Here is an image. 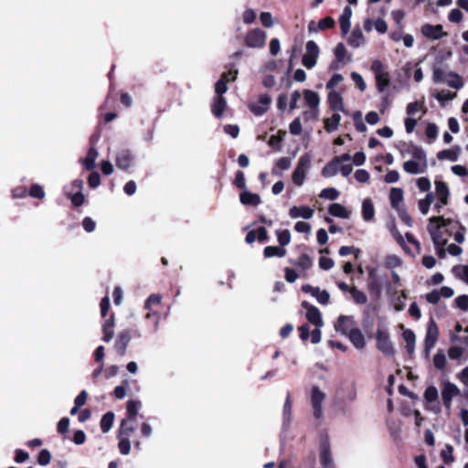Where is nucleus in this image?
<instances>
[{
    "label": "nucleus",
    "instance_id": "obj_1",
    "mask_svg": "<svg viewBox=\"0 0 468 468\" xmlns=\"http://www.w3.org/2000/svg\"><path fill=\"white\" fill-rule=\"evenodd\" d=\"M312 158L310 154L305 153L299 158L296 168L294 169L292 179L294 185L303 186L306 174L311 167Z\"/></svg>",
    "mask_w": 468,
    "mask_h": 468
},
{
    "label": "nucleus",
    "instance_id": "obj_2",
    "mask_svg": "<svg viewBox=\"0 0 468 468\" xmlns=\"http://www.w3.org/2000/svg\"><path fill=\"white\" fill-rule=\"evenodd\" d=\"M371 69L376 77V83L378 91H384L390 84V78L388 72L384 70L383 63L376 59L372 62Z\"/></svg>",
    "mask_w": 468,
    "mask_h": 468
},
{
    "label": "nucleus",
    "instance_id": "obj_3",
    "mask_svg": "<svg viewBox=\"0 0 468 468\" xmlns=\"http://www.w3.org/2000/svg\"><path fill=\"white\" fill-rule=\"evenodd\" d=\"M377 348L385 356H392L395 349L389 338V333L387 329L378 328L376 334Z\"/></svg>",
    "mask_w": 468,
    "mask_h": 468
},
{
    "label": "nucleus",
    "instance_id": "obj_4",
    "mask_svg": "<svg viewBox=\"0 0 468 468\" xmlns=\"http://www.w3.org/2000/svg\"><path fill=\"white\" fill-rule=\"evenodd\" d=\"M439 338V327L437 323L431 318L428 324L427 332L424 339L425 356H430L431 350L435 346Z\"/></svg>",
    "mask_w": 468,
    "mask_h": 468
},
{
    "label": "nucleus",
    "instance_id": "obj_5",
    "mask_svg": "<svg viewBox=\"0 0 468 468\" xmlns=\"http://www.w3.org/2000/svg\"><path fill=\"white\" fill-rule=\"evenodd\" d=\"M305 54L303 56L302 63L307 69H313L317 62L320 54L318 45L314 40H309L305 45Z\"/></svg>",
    "mask_w": 468,
    "mask_h": 468
},
{
    "label": "nucleus",
    "instance_id": "obj_6",
    "mask_svg": "<svg viewBox=\"0 0 468 468\" xmlns=\"http://www.w3.org/2000/svg\"><path fill=\"white\" fill-rule=\"evenodd\" d=\"M325 399V394L319 388L318 386H313L311 390L310 401L313 408L314 417L319 420L323 416L322 404Z\"/></svg>",
    "mask_w": 468,
    "mask_h": 468
},
{
    "label": "nucleus",
    "instance_id": "obj_7",
    "mask_svg": "<svg viewBox=\"0 0 468 468\" xmlns=\"http://www.w3.org/2000/svg\"><path fill=\"white\" fill-rule=\"evenodd\" d=\"M319 459L320 463L324 468H335L332 452L330 447V442L327 438L322 439L319 444Z\"/></svg>",
    "mask_w": 468,
    "mask_h": 468
},
{
    "label": "nucleus",
    "instance_id": "obj_8",
    "mask_svg": "<svg viewBox=\"0 0 468 468\" xmlns=\"http://www.w3.org/2000/svg\"><path fill=\"white\" fill-rule=\"evenodd\" d=\"M265 41L266 33L260 28L250 30L245 37V45L249 48H262L265 45Z\"/></svg>",
    "mask_w": 468,
    "mask_h": 468
},
{
    "label": "nucleus",
    "instance_id": "obj_9",
    "mask_svg": "<svg viewBox=\"0 0 468 468\" xmlns=\"http://www.w3.org/2000/svg\"><path fill=\"white\" fill-rule=\"evenodd\" d=\"M400 144L404 147V149H400L401 152L406 151L414 159L419 161L421 166L428 167L426 153L424 152L422 147L415 144L412 142L409 144L405 142H400Z\"/></svg>",
    "mask_w": 468,
    "mask_h": 468
},
{
    "label": "nucleus",
    "instance_id": "obj_10",
    "mask_svg": "<svg viewBox=\"0 0 468 468\" xmlns=\"http://www.w3.org/2000/svg\"><path fill=\"white\" fill-rule=\"evenodd\" d=\"M132 339V333L129 329L122 330L115 340L114 348L120 356H123L126 353V348Z\"/></svg>",
    "mask_w": 468,
    "mask_h": 468
},
{
    "label": "nucleus",
    "instance_id": "obj_11",
    "mask_svg": "<svg viewBox=\"0 0 468 468\" xmlns=\"http://www.w3.org/2000/svg\"><path fill=\"white\" fill-rule=\"evenodd\" d=\"M302 306L306 309V319L309 323L320 327L323 325V319L319 309L308 302H303Z\"/></svg>",
    "mask_w": 468,
    "mask_h": 468
},
{
    "label": "nucleus",
    "instance_id": "obj_12",
    "mask_svg": "<svg viewBox=\"0 0 468 468\" xmlns=\"http://www.w3.org/2000/svg\"><path fill=\"white\" fill-rule=\"evenodd\" d=\"M460 394V389L456 385L447 382L441 390L442 403L446 409H450L452 406V398Z\"/></svg>",
    "mask_w": 468,
    "mask_h": 468
},
{
    "label": "nucleus",
    "instance_id": "obj_13",
    "mask_svg": "<svg viewBox=\"0 0 468 468\" xmlns=\"http://www.w3.org/2000/svg\"><path fill=\"white\" fill-rule=\"evenodd\" d=\"M420 31L425 37L432 40L441 39L446 35L441 25L424 24Z\"/></svg>",
    "mask_w": 468,
    "mask_h": 468
},
{
    "label": "nucleus",
    "instance_id": "obj_14",
    "mask_svg": "<svg viewBox=\"0 0 468 468\" xmlns=\"http://www.w3.org/2000/svg\"><path fill=\"white\" fill-rule=\"evenodd\" d=\"M133 162V155L128 149L121 150L117 153L115 163L116 166L123 171L128 170Z\"/></svg>",
    "mask_w": 468,
    "mask_h": 468
},
{
    "label": "nucleus",
    "instance_id": "obj_15",
    "mask_svg": "<svg viewBox=\"0 0 468 468\" xmlns=\"http://www.w3.org/2000/svg\"><path fill=\"white\" fill-rule=\"evenodd\" d=\"M428 232L431 235V240L435 248L444 247L447 240L443 238L440 225L429 224L427 227Z\"/></svg>",
    "mask_w": 468,
    "mask_h": 468
},
{
    "label": "nucleus",
    "instance_id": "obj_16",
    "mask_svg": "<svg viewBox=\"0 0 468 468\" xmlns=\"http://www.w3.org/2000/svg\"><path fill=\"white\" fill-rule=\"evenodd\" d=\"M367 290L370 295L376 299L379 298L381 295V284L376 276L374 269L368 271Z\"/></svg>",
    "mask_w": 468,
    "mask_h": 468
},
{
    "label": "nucleus",
    "instance_id": "obj_17",
    "mask_svg": "<svg viewBox=\"0 0 468 468\" xmlns=\"http://www.w3.org/2000/svg\"><path fill=\"white\" fill-rule=\"evenodd\" d=\"M355 321L353 317L346 315H340L337 319V322L335 325V328L337 332H340L342 335H346L348 332H350L354 327Z\"/></svg>",
    "mask_w": 468,
    "mask_h": 468
},
{
    "label": "nucleus",
    "instance_id": "obj_18",
    "mask_svg": "<svg viewBox=\"0 0 468 468\" xmlns=\"http://www.w3.org/2000/svg\"><path fill=\"white\" fill-rule=\"evenodd\" d=\"M314 213V209L307 206H293L289 210V216L292 218H303L309 219L313 217Z\"/></svg>",
    "mask_w": 468,
    "mask_h": 468
},
{
    "label": "nucleus",
    "instance_id": "obj_19",
    "mask_svg": "<svg viewBox=\"0 0 468 468\" xmlns=\"http://www.w3.org/2000/svg\"><path fill=\"white\" fill-rule=\"evenodd\" d=\"M348 339L356 349H364L366 346L365 336L359 328H353L347 335Z\"/></svg>",
    "mask_w": 468,
    "mask_h": 468
},
{
    "label": "nucleus",
    "instance_id": "obj_20",
    "mask_svg": "<svg viewBox=\"0 0 468 468\" xmlns=\"http://www.w3.org/2000/svg\"><path fill=\"white\" fill-rule=\"evenodd\" d=\"M114 324H115V315L114 314H111L109 318H107L102 324V340L104 342H110L114 335Z\"/></svg>",
    "mask_w": 468,
    "mask_h": 468
},
{
    "label": "nucleus",
    "instance_id": "obj_21",
    "mask_svg": "<svg viewBox=\"0 0 468 468\" xmlns=\"http://www.w3.org/2000/svg\"><path fill=\"white\" fill-rule=\"evenodd\" d=\"M329 107L334 112H345L343 97L337 91L332 90L328 93Z\"/></svg>",
    "mask_w": 468,
    "mask_h": 468
},
{
    "label": "nucleus",
    "instance_id": "obj_22",
    "mask_svg": "<svg viewBox=\"0 0 468 468\" xmlns=\"http://www.w3.org/2000/svg\"><path fill=\"white\" fill-rule=\"evenodd\" d=\"M239 201L245 206L257 207L261 204V199L260 195L244 190L239 194Z\"/></svg>",
    "mask_w": 468,
    "mask_h": 468
},
{
    "label": "nucleus",
    "instance_id": "obj_23",
    "mask_svg": "<svg viewBox=\"0 0 468 468\" xmlns=\"http://www.w3.org/2000/svg\"><path fill=\"white\" fill-rule=\"evenodd\" d=\"M435 190L438 200L442 205H447L450 196V191L447 184L443 181H435Z\"/></svg>",
    "mask_w": 468,
    "mask_h": 468
},
{
    "label": "nucleus",
    "instance_id": "obj_24",
    "mask_svg": "<svg viewBox=\"0 0 468 468\" xmlns=\"http://www.w3.org/2000/svg\"><path fill=\"white\" fill-rule=\"evenodd\" d=\"M227 108V101L223 96H216L211 104V112L217 118H221Z\"/></svg>",
    "mask_w": 468,
    "mask_h": 468
},
{
    "label": "nucleus",
    "instance_id": "obj_25",
    "mask_svg": "<svg viewBox=\"0 0 468 468\" xmlns=\"http://www.w3.org/2000/svg\"><path fill=\"white\" fill-rule=\"evenodd\" d=\"M352 16V10L349 6H346L343 10L342 15L339 17L340 29L343 35L348 33L350 29V18Z\"/></svg>",
    "mask_w": 468,
    "mask_h": 468
},
{
    "label": "nucleus",
    "instance_id": "obj_26",
    "mask_svg": "<svg viewBox=\"0 0 468 468\" xmlns=\"http://www.w3.org/2000/svg\"><path fill=\"white\" fill-rule=\"evenodd\" d=\"M328 213L335 218H348L351 212L339 203H333L328 207Z\"/></svg>",
    "mask_w": 468,
    "mask_h": 468
},
{
    "label": "nucleus",
    "instance_id": "obj_27",
    "mask_svg": "<svg viewBox=\"0 0 468 468\" xmlns=\"http://www.w3.org/2000/svg\"><path fill=\"white\" fill-rule=\"evenodd\" d=\"M291 163H292V160L290 157L284 156V157L279 158L275 162L274 166L271 169V174L274 176H282L281 171L288 170L291 166Z\"/></svg>",
    "mask_w": 468,
    "mask_h": 468
},
{
    "label": "nucleus",
    "instance_id": "obj_28",
    "mask_svg": "<svg viewBox=\"0 0 468 468\" xmlns=\"http://www.w3.org/2000/svg\"><path fill=\"white\" fill-rule=\"evenodd\" d=\"M303 98L305 101V103L312 109V110H317L320 98L317 92L311 90H303Z\"/></svg>",
    "mask_w": 468,
    "mask_h": 468
},
{
    "label": "nucleus",
    "instance_id": "obj_29",
    "mask_svg": "<svg viewBox=\"0 0 468 468\" xmlns=\"http://www.w3.org/2000/svg\"><path fill=\"white\" fill-rule=\"evenodd\" d=\"M403 200V190L399 187H392L389 193L390 206L394 209L399 208V204Z\"/></svg>",
    "mask_w": 468,
    "mask_h": 468
},
{
    "label": "nucleus",
    "instance_id": "obj_30",
    "mask_svg": "<svg viewBox=\"0 0 468 468\" xmlns=\"http://www.w3.org/2000/svg\"><path fill=\"white\" fill-rule=\"evenodd\" d=\"M459 153H460V147L458 145H455L452 149H445V150L440 151L437 154V157L439 160L448 159L450 161L455 162L458 159Z\"/></svg>",
    "mask_w": 468,
    "mask_h": 468
},
{
    "label": "nucleus",
    "instance_id": "obj_31",
    "mask_svg": "<svg viewBox=\"0 0 468 468\" xmlns=\"http://www.w3.org/2000/svg\"><path fill=\"white\" fill-rule=\"evenodd\" d=\"M427 168L428 167L421 166L420 163L419 161L416 162L414 160H409V161L404 162V164H403V169L407 173L412 174V175L424 173V172H426Z\"/></svg>",
    "mask_w": 468,
    "mask_h": 468
},
{
    "label": "nucleus",
    "instance_id": "obj_32",
    "mask_svg": "<svg viewBox=\"0 0 468 468\" xmlns=\"http://www.w3.org/2000/svg\"><path fill=\"white\" fill-rule=\"evenodd\" d=\"M375 216V208L371 199L367 198L362 203V217L366 221H371Z\"/></svg>",
    "mask_w": 468,
    "mask_h": 468
},
{
    "label": "nucleus",
    "instance_id": "obj_33",
    "mask_svg": "<svg viewBox=\"0 0 468 468\" xmlns=\"http://www.w3.org/2000/svg\"><path fill=\"white\" fill-rule=\"evenodd\" d=\"M140 407L141 402L139 400L129 399L126 403V419L134 420Z\"/></svg>",
    "mask_w": 468,
    "mask_h": 468
},
{
    "label": "nucleus",
    "instance_id": "obj_34",
    "mask_svg": "<svg viewBox=\"0 0 468 468\" xmlns=\"http://www.w3.org/2000/svg\"><path fill=\"white\" fill-rule=\"evenodd\" d=\"M133 421L132 420L123 419L121 421L117 435L129 438L135 431L134 426L132 424Z\"/></svg>",
    "mask_w": 468,
    "mask_h": 468
},
{
    "label": "nucleus",
    "instance_id": "obj_35",
    "mask_svg": "<svg viewBox=\"0 0 468 468\" xmlns=\"http://www.w3.org/2000/svg\"><path fill=\"white\" fill-rule=\"evenodd\" d=\"M340 121H341L340 114L337 112H335L330 118L324 119V130L327 133H332V132L335 131L338 128Z\"/></svg>",
    "mask_w": 468,
    "mask_h": 468
},
{
    "label": "nucleus",
    "instance_id": "obj_36",
    "mask_svg": "<svg viewBox=\"0 0 468 468\" xmlns=\"http://www.w3.org/2000/svg\"><path fill=\"white\" fill-rule=\"evenodd\" d=\"M115 415L112 411L106 412L101 419L100 427L103 433H107L112 427Z\"/></svg>",
    "mask_w": 468,
    "mask_h": 468
},
{
    "label": "nucleus",
    "instance_id": "obj_37",
    "mask_svg": "<svg viewBox=\"0 0 468 468\" xmlns=\"http://www.w3.org/2000/svg\"><path fill=\"white\" fill-rule=\"evenodd\" d=\"M339 164L335 161L334 157L331 161H329L322 169V176L324 177L334 176L339 171Z\"/></svg>",
    "mask_w": 468,
    "mask_h": 468
},
{
    "label": "nucleus",
    "instance_id": "obj_38",
    "mask_svg": "<svg viewBox=\"0 0 468 468\" xmlns=\"http://www.w3.org/2000/svg\"><path fill=\"white\" fill-rule=\"evenodd\" d=\"M291 263L303 271L308 270L313 266V261L306 253L301 254L294 261H291Z\"/></svg>",
    "mask_w": 468,
    "mask_h": 468
},
{
    "label": "nucleus",
    "instance_id": "obj_39",
    "mask_svg": "<svg viewBox=\"0 0 468 468\" xmlns=\"http://www.w3.org/2000/svg\"><path fill=\"white\" fill-rule=\"evenodd\" d=\"M263 255L265 258L272 257H284L286 255V250L277 246H267L263 250Z\"/></svg>",
    "mask_w": 468,
    "mask_h": 468
},
{
    "label": "nucleus",
    "instance_id": "obj_40",
    "mask_svg": "<svg viewBox=\"0 0 468 468\" xmlns=\"http://www.w3.org/2000/svg\"><path fill=\"white\" fill-rule=\"evenodd\" d=\"M98 156V152L95 147H90L87 153L86 157L83 159V165L87 170H92L95 167V161Z\"/></svg>",
    "mask_w": 468,
    "mask_h": 468
},
{
    "label": "nucleus",
    "instance_id": "obj_41",
    "mask_svg": "<svg viewBox=\"0 0 468 468\" xmlns=\"http://www.w3.org/2000/svg\"><path fill=\"white\" fill-rule=\"evenodd\" d=\"M364 42V36L360 28H355L349 38H348V44L353 48H358L360 47Z\"/></svg>",
    "mask_w": 468,
    "mask_h": 468
},
{
    "label": "nucleus",
    "instance_id": "obj_42",
    "mask_svg": "<svg viewBox=\"0 0 468 468\" xmlns=\"http://www.w3.org/2000/svg\"><path fill=\"white\" fill-rule=\"evenodd\" d=\"M448 79L444 81L452 88H454L456 90L461 89L463 86V79L460 75H458L455 72H450L447 74Z\"/></svg>",
    "mask_w": 468,
    "mask_h": 468
},
{
    "label": "nucleus",
    "instance_id": "obj_43",
    "mask_svg": "<svg viewBox=\"0 0 468 468\" xmlns=\"http://www.w3.org/2000/svg\"><path fill=\"white\" fill-rule=\"evenodd\" d=\"M349 292L356 303L360 305L367 303V297L366 293L358 290L356 286H352L351 289L349 290Z\"/></svg>",
    "mask_w": 468,
    "mask_h": 468
},
{
    "label": "nucleus",
    "instance_id": "obj_44",
    "mask_svg": "<svg viewBox=\"0 0 468 468\" xmlns=\"http://www.w3.org/2000/svg\"><path fill=\"white\" fill-rule=\"evenodd\" d=\"M285 133H286L284 131L280 130L277 134L271 135L270 137L268 144L275 150H281L282 142Z\"/></svg>",
    "mask_w": 468,
    "mask_h": 468
},
{
    "label": "nucleus",
    "instance_id": "obj_45",
    "mask_svg": "<svg viewBox=\"0 0 468 468\" xmlns=\"http://www.w3.org/2000/svg\"><path fill=\"white\" fill-rule=\"evenodd\" d=\"M434 197L432 193H428L425 197V198L420 199L419 201V208L420 211L426 215L429 212L431 204L433 202Z\"/></svg>",
    "mask_w": 468,
    "mask_h": 468
},
{
    "label": "nucleus",
    "instance_id": "obj_46",
    "mask_svg": "<svg viewBox=\"0 0 468 468\" xmlns=\"http://www.w3.org/2000/svg\"><path fill=\"white\" fill-rule=\"evenodd\" d=\"M277 239L282 248L288 245L291 241V232L289 229L276 230Z\"/></svg>",
    "mask_w": 468,
    "mask_h": 468
},
{
    "label": "nucleus",
    "instance_id": "obj_47",
    "mask_svg": "<svg viewBox=\"0 0 468 468\" xmlns=\"http://www.w3.org/2000/svg\"><path fill=\"white\" fill-rule=\"evenodd\" d=\"M446 363H447V360H446L445 354L443 353L442 350H438V352L433 356L434 367L439 370H442L445 368Z\"/></svg>",
    "mask_w": 468,
    "mask_h": 468
},
{
    "label": "nucleus",
    "instance_id": "obj_48",
    "mask_svg": "<svg viewBox=\"0 0 468 468\" xmlns=\"http://www.w3.org/2000/svg\"><path fill=\"white\" fill-rule=\"evenodd\" d=\"M119 440L118 448L122 454L127 455L131 451V442L129 438L117 435Z\"/></svg>",
    "mask_w": 468,
    "mask_h": 468
},
{
    "label": "nucleus",
    "instance_id": "obj_49",
    "mask_svg": "<svg viewBox=\"0 0 468 468\" xmlns=\"http://www.w3.org/2000/svg\"><path fill=\"white\" fill-rule=\"evenodd\" d=\"M456 96V92H452L448 90H441L435 95L437 101L443 105L445 101L452 100Z\"/></svg>",
    "mask_w": 468,
    "mask_h": 468
},
{
    "label": "nucleus",
    "instance_id": "obj_50",
    "mask_svg": "<svg viewBox=\"0 0 468 468\" xmlns=\"http://www.w3.org/2000/svg\"><path fill=\"white\" fill-rule=\"evenodd\" d=\"M27 194L34 198L43 199L45 197V191L38 184H32Z\"/></svg>",
    "mask_w": 468,
    "mask_h": 468
},
{
    "label": "nucleus",
    "instance_id": "obj_51",
    "mask_svg": "<svg viewBox=\"0 0 468 468\" xmlns=\"http://www.w3.org/2000/svg\"><path fill=\"white\" fill-rule=\"evenodd\" d=\"M319 197L329 200H335L339 197V191L334 187H327L321 191Z\"/></svg>",
    "mask_w": 468,
    "mask_h": 468
},
{
    "label": "nucleus",
    "instance_id": "obj_52",
    "mask_svg": "<svg viewBox=\"0 0 468 468\" xmlns=\"http://www.w3.org/2000/svg\"><path fill=\"white\" fill-rule=\"evenodd\" d=\"M424 399L427 403L434 402L438 399V390L434 386H429L425 389Z\"/></svg>",
    "mask_w": 468,
    "mask_h": 468
},
{
    "label": "nucleus",
    "instance_id": "obj_53",
    "mask_svg": "<svg viewBox=\"0 0 468 468\" xmlns=\"http://www.w3.org/2000/svg\"><path fill=\"white\" fill-rule=\"evenodd\" d=\"M225 79V76H221L215 84V93L217 96H222L228 90V81Z\"/></svg>",
    "mask_w": 468,
    "mask_h": 468
},
{
    "label": "nucleus",
    "instance_id": "obj_54",
    "mask_svg": "<svg viewBox=\"0 0 468 468\" xmlns=\"http://www.w3.org/2000/svg\"><path fill=\"white\" fill-rule=\"evenodd\" d=\"M233 185L239 189H246L245 175L242 171L239 170L236 172Z\"/></svg>",
    "mask_w": 468,
    "mask_h": 468
},
{
    "label": "nucleus",
    "instance_id": "obj_55",
    "mask_svg": "<svg viewBox=\"0 0 468 468\" xmlns=\"http://www.w3.org/2000/svg\"><path fill=\"white\" fill-rule=\"evenodd\" d=\"M335 22L334 18L331 16H326V17L319 20V22L317 24V28L324 31L326 29L333 28L335 27Z\"/></svg>",
    "mask_w": 468,
    "mask_h": 468
},
{
    "label": "nucleus",
    "instance_id": "obj_56",
    "mask_svg": "<svg viewBox=\"0 0 468 468\" xmlns=\"http://www.w3.org/2000/svg\"><path fill=\"white\" fill-rule=\"evenodd\" d=\"M453 447L450 444L445 446V449L441 451V457L445 463H451L454 461V457L452 455Z\"/></svg>",
    "mask_w": 468,
    "mask_h": 468
},
{
    "label": "nucleus",
    "instance_id": "obj_57",
    "mask_svg": "<svg viewBox=\"0 0 468 468\" xmlns=\"http://www.w3.org/2000/svg\"><path fill=\"white\" fill-rule=\"evenodd\" d=\"M313 296L316 298L317 302L323 305H326L330 302V294L327 291H321L318 287V292L313 293Z\"/></svg>",
    "mask_w": 468,
    "mask_h": 468
},
{
    "label": "nucleus",
    "instance_id": "obj_58",
    "mask_svg": "<svg viewBox=\"0 0 468 468\" xmlns=\"http://www.w3.org/2000/svg\"><path fill=\"white\" fill-rule=\"evenodd\" d=\"M339 255L340 256H347L349 254H355V258L357 259L361 250L358 248H356L354 246H342L339 249Z\"/></svg>",
    "mask_w": 468,
    "mask_h": 468
},
{
    "label": "nucleus",
    "instance_id": "obj_59",
    "mask_svg": "<svg viewBox=\"0 0 468 468\" xmlns=\"http://www.w3.org/2000/svg\"><path fill=\"white\" fill-rule=\"evenodd\" d=\"M347 55V50L343 43H338L335 48V57L337 62H343Z\"/></svg>",
    "mask_w": 468,
    "mask_h": 468
},
{
    "label": "nucleus",
    "instance_id": "obj_60",
    "mask_svg": "<svg viewBox=\"0 0 468 468\" xmlns=\"http://www.w3.org/2000/svg\"><path fill=\"white\" fill-rule=\"evenodd\" d=\"M429 224L431 225H440L441 227H447L452 224V219L445 218L443 216H434L431 217L429 220Z\"/></svg>",
    "mask_w": 468,
    "mask_h": 468
},
{
    "label": "nucleus",
    "instance_id": "obj_61",
    "mask_svg": "<svg viewBox=\"0 0 468 468\" xmlns=\"http://www.w3.org/2000/svg\"><path fill=\"white\" fill-rule=\"evenodd\" d=\"M396 210L398 212V215H399L400 220L405 225H407L408 227H411L413 225V220H412L410 215L408 213V211L405 208L399 207Z\"/></svg>",
    "mask_w": 468,
    "mask_h": 468
},
{
    "label": "nucleus",
    "instance_id": "obj_62",
    "mask_svg": "<svg viewBox=\"0 0 468 468\" xmlns=\"http://www.w3.org/2000/svg\"><path fill=\"white\" fill-rule=\"evenodd\" d=\"M51 461V453L48 450L43 449L39 452L37 456V463L42 465H48Z\"/></svg>",
    "mask_w": 468,
    "mask_h": 468
},
{
    "label": "nucleus",
    "instance_id": "obj_63",
    "mask_svg": "<svg viewBox=\"0 0 468 468\" xmlns=\"http://www.w3.org/2000/svg\"><path fill=\"white\" fill-rule=\"evenodd\" d=\"M68 197L71 200V203L74 207H80L85 201V197L80 191L75 194L69 193L68 194Z\"/></svg>",
    "mask_w": 468,
    "mask_h": 468
},
{
    "label": "nucleus",
    "instance_id": "obj_64",
    "mask_svg": "<svg viewBox=\"0 0 468 468\" xmlns=\"http://www.w3.org/2000/svg\"><path fill=\"white\" fill-rule=\"evenodd\" d=\"M455 304L458 308H460L463 311L468 310V295H460L455 298L454 300Z\"/></svg>",
    "mask_w": 468,
    "mask_h": 468
}]
</instances>
